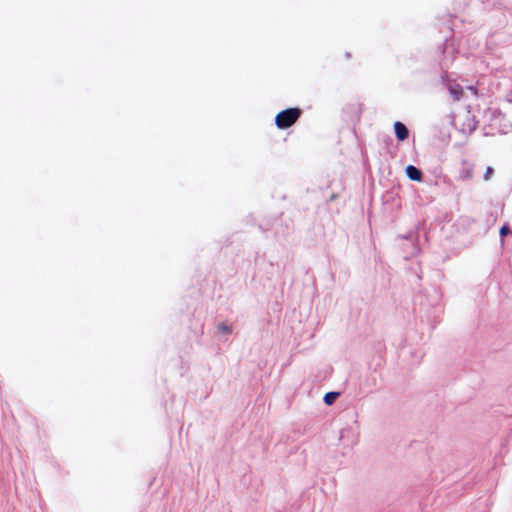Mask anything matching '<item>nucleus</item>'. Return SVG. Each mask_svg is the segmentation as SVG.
<instances>
[{
    "instance_id": "nucleus-1",
    "label": "nucleus",
    "mask_w": 512,
    "mask_h": 512,
    "mask_svg": "<svg viewBox=\"0 0 512 512\" xmlns=\"http://www.w3.org/2000/svg\"><path fill=\"white\" fill-rule=\"evenodd\" d=\"M302 115V110L300 108H288L283 111H280L275 116V124L279 129H287L294 125L300 116Z\"/></svg>"
},
{
    "instance_id": "nucleus-2",
    "label": "nucleus",
    "mask_w": 512,
    "mask_h": 512,
    "mask_svg": "<svg viewBox=\"0 0 512 512\" xmlns=\"http://www.w3.org/2000/svg\"><path fill=\"white\" fill-rule=\"evenodd\" d=\"M448 90L455 101H459L464 95L463 87L455 81H450L448 83Z\"/></svg>"
},
{
    "instance_id": "nucleus-3",
    "label": "nucleus",
    "mask_w": 512,
    "mask_h": 512,
    "mask_svg": "<svg viewBox=\"0 0 512 512\" xmlns=\"http://www.w3.org/2000/svg\"><path fill=\"white\" fill-rule=\"evenodd\" d=\"M394 130H395L396 137L399 141H404L409 136V131H408L407 127L402 122H399V121L395 122Z\"/></svg>"
},
{
    "instance_id": "nucleus-4",
    "label": "nucleus",
    "mask_w": 512,
    "mask_h": 512,
    "mask_svg": "<svg viewBox=\"0 0 512 512\" xmlns=\"http://www.w3.org/2000/svg\"><path fill=\"white\" fill-rule=\"evenodd\" d=\"M406 174L409 179L420 182L422 180V172L415 166L409 165L406 167Z\"/></svg>"
},
{
    "instance_id": "nucleus-5",
    "label": "nucleus",
    "mask_w": 512,
    "mask_h": 512,
    "mask_svg": "<svg viewBox=\"0 0 512 512\" xmlns=\"http://www.w3.org/2000/svg\"><path fill=\"white\" fill-rule=\"evenodd\" d=\"M339 396V393L338 392H329V393H326L325 396H324V402L327 404V405H331L333 404V402L336 400V398Z\"/></svg>"
},
{
    "instance_id": "nucleus-6",
    "label": "nucleus",
    "mask_w": 512,
    "mask_h": 512,
    "mask_svg": "<svg viewBox=\"0 0 512 512\" xmlns=\"http://www.w3.org/2000/svg\"><path fill=\"white\" fill-rule=\"evenodd\" d=\"M493 173H494L493 168L488 166L487 169H486V172L484 174V179L486 181H488L492 177Z\"/></svg>"
},
{
    "instance_id": "nucleus-7",
    "label": "nucleus",
    "mask_w": 512,
    "mask_h": 512,
    "mask_svg": "<svg viewBox=\"0 0 512 512\" xmlns=\"http://www.w3.org/2000/svg\"><path fill=\"white\" fill-rule=\"evenodd\" d=\"M500 235L501 236H506L510 233V230H509V227L507 225H504L500 228V231H499Z\"/></svg>"
},
{
    "instance_id": "nucleus-8",
    "label": "nucleus",
    "mask_w": 512,
    "mask_h": 512,
    "mask_svg": "<svg viewBox=\"0 0 512 512\" xmlns=\"http://www.w3.org/2000/svg\"><path fill=\"white\" fill-rule=\"evenodd\" d=\"M219 329L224 332V333H229L230 332V328L226 325H220L219 326Z\"/></svg>"
},
{
    "instance_id": "nucleus-9",
    "label": "nucleus",
    "mask_w": 512,
    "mask_h": 512,
    "mask_svg": "<svg viewBox=\"0 0 512 512\" xmlns=\"http://www.w3.org/2000/svg\"><path fill=\"white\" fill-rule=\"evenodd\" d=\"M468 90L471 91L475 96L478 95V90L475 86H469Z\"/></svg>"
},
{
    "instance_id": "nucleus-10",
    "label": "nucleus",
    "mask_w": 512,
    "mask_h": 512,
    "mask_svg": "<svg viewBox=\"0 0 512 512\" xmlns=\"http://www.w3.org/2000/svg\"><path fill=\"white\" fill-rule=\"evenodd\" d=\"M345 57H346L347 59H349V58L351 57V54H350L349 52H346V53H345Z\"/></svg>"
}]
</instances>
